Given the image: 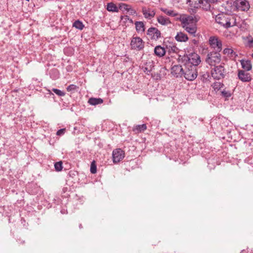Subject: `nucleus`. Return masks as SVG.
I'll use <instances>...</instances> for the list:
<instances>
[{"mask_svg":"<svg viewBox=\"0 0 253 253\" xmlns=\"http://www.w3.org/2000/svg\"><path fill=\"white\" fill-rule=\"evenodd\" d=\"M146 34L151 40L154 41H157L161 37L160 31L153 27H150L147 30Z\"/></svg>","mask_w":253,"mask_h":253,"instance_id":"8","label":"nucleus"},{"mask_svg":"<svg viewBox=\"0 0 253 253\" xmlns=\"http://www.w3.org/2000/svg\"><path fill=\"white\" fill-rule=\"evenodd\" d=\"M73 26L76 28L82 30L84 28V25L80 20H76L73 23Z\"/></svg>","mask_w":253,"mask_h":253,"instance_id":"30","label":"nucleus"},{"mask_svg":"<svg viewBox=\"0 0 253 253\" xmlns=\"http://www.w3.org/2000/svg\"><path fill=\"white\" fill-rule=\"evenodd\" d=\"M221 86V84L220 83H215L214 84L213 87L215 89H219L220 88Z\"/></svg>","mask_w":253,"mask_h":253,"instance_id":"39","label":"nucleus"},{"mask_svg":"<svg viewBox=\"0 0 253 253\" xmlns=\"http://www.w3.org/2000/svg\"><path fill=\"white\" fill-rule=\"evenodd\" d=\"M209 44L214 51L220 52L222 50V42L217 36H211L209 39Z\"/></svg>","mask_w":253,"mask_h":253,"instance_id":"6","label":"nucleus"},{"mask_svg":"<svg viewBox=\"0 0 253 253\" xmlns=\"http://www.w3.org/2000/svg\"><path fill=\"white\" fill-rule=\"evenodd\" d=\"M118 8L123 12H130L131 14L135 12V11L131 8L130 5L124 3H119Z\"/></svg>","mask_w":253,"mask_h":253,"instance_id":"16","label":"nucleus"},{"mask_svg":"<svg viewBox=\"0 0 253 253\" xmlns=\"http://www.w3.org/2000/svg\"><path fill=\"white\" fill-rule=\"evenodd\" d=\"M142 13L145 19L151 20L154 17L156 14V11L154 9L144 6L142 8Z\"/></svg>","mask_w":253,"mask_h":253,"instance_id":"10","label":"nucleus"},{"mask_svg":"<svg viewBox=\"0 0 253 253\" xmlns=\"http://www.w3.org/2000/svg\"><path fill=\"white\" fill-rule=\"evenodd\" d=\"M52 91L59 96H64L65 95V93L64 91L57 88H53Z\"/></svg>","mask_w":253,"mask_h":253,"instance_id":"31","label":"nucleus"},{"mask_svg":"<svg viewBox=\"0 0 253 253\" xmlns=\"http://www.w3.org/2000/svg\"><path fill=\"white\" fill-rule=\"evenodd\" d=\"M48 91L49 92V93L51 95H53L52 93H51V91L50 90H48Z\"/></svg>","mask_w":253,"mask_h":253,"instance_id":"43","label":"nucleus"},{"mask_svg":"<svg viewBox=\"0 0 253 253\" xmlns=\"http://www.w3.org/2000/svg\"><path fill=\"white\" fill-rule=\"evenodd\" d=\"M184 14H179L177 13V15H176V16H175L176 17V19L177 20H179L181 22V23L182 22V18L184 17Z\"/></svg>","mask_w":253,"mask_h":253,"instance_id":"36","label":"nucleus"},{"mask_svg":"<svg viewBox=\"0 0 253 253\" xmlns=\"http://www.w3.org/2000/svg\"><path fill=\"white\" fill-rule=\"evenodd\" d=\"M144 42L140 37H133L130 42V46L133 49L140 50L144 48Z\"/></svg>","mask_w":253,"mask_h":253,"instance_id":"7","label":"nucleus"},{"mask_svg":"<svg viewBox=\"0 0 253 253\" xmlns=\"http://www.w3.org/2000/svg\"><path fill=\"white\" fill-rule=\"evenodd\" d=\"M154 63L152 61L147 62L142 67L143 71L148 75L154 69Z\"/></svg>","mask_w":253,"mask_h":253,"instance_id":"17","label":"nucleus"},{"mask_svg":"<svg viewBox=\"0 0 253 253\" xmlns=\"http://www.w3.org/2000/svg\"><path fill=\"white\" fill-rule=\"evenodd\" d=\"M90 170L91 173L94 174L96 172V166L95 164V162L93 161L90 165Z\"/></svg>","mask_w":253,"mask_h":253,"instance_id":"34","label":"nucleus"},{"mask_svg":"<svg viewBox=\"0 0 253 253\" xmlns=\"http://www.w3.org/2000/svg\"><path fill=\"white\" fill-rule=\"evenodd\" d=\"M234 5L237 9L241 11H247L250 8V4L246 0H236L234 2Z\"/></svg>","mask_w":253,"mask_h":253,"instance_id":"11","label":"nucleus"},{"mask_svg":"<svg viewBox=\"0 0 253 253\" xmlns=\"http://www.w3.org/2000/svg\"><path fill=\"white\" fill-rule=\"evenodd\" d=\"M221 60V55L220 52L211 51L208 53L206 59V62L211 66H215Z\"/></svg>","mask_w":253,"mask_h":253,"instance_id":"4","label":"nucleus"},{"mask_svg":"<svg viewBox=\"0 0 253 253\" xmlns=\"http://www.w3.org/2000/svg\"><path fill=\"white\" fill-rule=\"evenodd\" d=\"M128 21H129L130 23H133V21L131 19L129 18V20H128Z\"/></svg>","mask_w":253,"mask_h":253,"instance_id":"42","label":"nucleus"},{"mask_svg":"<svg viewBox=\"0 0 253 253\" xmlns=\"http://www.w3.org/2000/svg\"><path fill=\"white\" fill-rule=\"evenodd\" d=\"M248 39V43L249 47H253V38L251 36H250Z\"/></svg>","mask_w":253,"mask_h":253,"instance_id":"35","label":"nucleus"},{"mask_svg":"<svg viewBox=\"0 0 253 253\" xmlns=\"http://www.w3.org/2000/svg\"><path fill=\"white\" fill-rule=\"evenodd\" d=\"M252 57L253 58V53L252 54Z\"/></svg>","mask_w":253,"mask_h":253,"instance_id":"45","label":"nucleus"},{"mask_svg":"<svg viewBox=\"0 0 253 253\" xmlns=\"http://www.w3.org/2000/svg\"><path fill=\"white\" fill-rule=\"evenodd\" d=\"M245 251L244 250H242L240 253H244V252H245Z\"/></svg>","mask_w":253,"mask_h":253,"instance_id":"44","label":"nucleus"},{"mask_svg":"<svg viewBox=\"0 0 253 253\" xmlns=\"http://www.w3.org/2000/svg\"><path fill=\"white\" fill-rule=\"evenodd\" d=\"M112 157L113 162L117 163L124 159L125 157V153L121 149H116L113 151Z\"/></svg>","mask_w":253,"mask_h":253,"instance_id":"9","label":"nucleus"},{"mask_svg":"<svg viewBox=\"0 0 253 253\" xmlns=\"http://www.w3.org/2000/svg\"><path fill=\"white\" fill-rule=\"evenodd\" d=\"M121 19L123 20V19H124L125 21H128V20H129V16H127V15H125V16H122V18Z\"/></svg>","mask_w":253,"mask_h":253,"instance_id":"40","label":"nucleus"},{"mask_svg":"<svg viewBox=\"0 0 253 253\" xmlns=\"http://www.w3.org/2000/svg\"><path fill=\"white\" fill-rule=\"evenodd\" d=\"M192 42H193V43H194V44H197V43H198L197 41V40H195V39H194V40H193L192 41Z\"/></svg>","mask_w":253,"mask_h":253,"instance_id":"41","label":"nucleus"},{"mask_svg":"<svg viewBox=\"0 0 253 253\" xmlns=\"http://www.w3.org/2000/svg\"><path fill=\"white\" fill-rule=\"evenodd\" d=\"M154 53L156 56L161 57L165 55L166 50L163 47L160 45H157L154 48Z\"/></svg>","mask_w":253,"mask_h":253,"instance_id":"20","label":"nucleus"},{"mask_svg":"<svg viewBox=\"0 0 253 253\" xmlns=\"http://www.w3.org/2000/svg\"><path fill=\"white\" fill-rule=\"evenodd\" d=\"M183 28L186 32L193 35L194 36H195V34L197 31V27L195 24H193L192 23L187 26L184 27Z\"/></svg>","mask_w":253,"mask_h":253,"instance_id":"21","label":"nucleus"},{"mask_svg":"<svg viewBox=\"0 0 253 253\" xmlns=\"http://www.w3.org/2000/svg\"><path fill=\"white\" fill-rule=\"evenodd\" d=\"M80 228H81V227H82V225H80Z\"/></svg>","mask_w":253,"mask_h":253,"instance_id":"46","label":"nucleus"},{"mask_svg":"<svg viewBox=\"0 0 253 253\" xmlns=\"http://www.w3.org/2000/svg\"><path fill=\"white\" fill-rule=\"evenodd\" d=\"M54 167L56 170L59 171H61L63 168L62 162H58L55 163L54 164Z\"/></svg>","mask_w":253,"mask_h":253,"instance_id":"33","label":"nucleus"},{"mask_svg":"<svg viewBox=\"0 0 253 253\" xmlns=\"http://www.w3.org/2000/svg\"><path fill=\"white\" fill-rule=\"evenodd\" d=\"M187 3L191 7L198 8L199 7L203 9L202 0H187Z\"/></svg>","mask_w":253,"mask_h":253,"instance_id":"18","label":"nucleus"},{"mask_svg":"<svg viewBox=\"0 0 253 253\" xmlns=\"http://www.w3.org/2000/svg\"><path fill=\"white\" fill-rule=\"evenodd\" d=\"M135 30L138 34H143L145 30V24L143 21H136L134 23Z\"/></svg>","mask_w":253,"mask_h":253,"instance_id":"13","label":"nucleus"},{"mask_svg":"<svg viewBox=\"0 0 253 253\" xmlns=\"http://www.w3.org/2000/svg\"><path fill=\"white\" fill-rule=\"evenodd\" d=\"M215 22L225 28H228L235 25L236 19L234 15L221 13L215 17Z\"/></svg>","mask_w":253,"mask_h":253,"instance_id":"1","label":"nucleus"},{"mask_svg":"<svg viewBox=\"0 0 253 253\" xmlns=\"http://www.w3.org/2000/svg\"><path fill=\"white\" fill-rule=\"evenodd\" d=\"M175 39L177 41L180 42H185L188 40L187 35L182 32L177 33Z\"/></svg>","mask_w":253,"mask_h":253,"instance_id":"22","label":"nucleus"},{"mask_svg":"<svg viewBox=\"0 0 253 253\" xmlns=\"http://www.w3.org/2000/svg\"><path fill=\"white\" fill-rule=\"evenodd\" d=\"M147 129L146 124L138 125L134 126L133 131L136 133H139L145 131Z\"/></svg>","mask_w":253,"mask_h":253,"instance_id":"26","label":"nucleus"},{"mask_svg":"<svg viewBox=\"0 0 253 253\" xmlns=\"http://www.w3.org/2000/svg\"><path fill=\"white\" fill-rule=\"evenodd\" d=\"M107 10L111 12H118V7L112 2L108 3L107 5Z\"/></svg>","mask_w":253,"mask_h":253,"instance_id":"28","label":"nucleus"},{"mask_svg":"<svg viewBox=\"0 0 253 253\" xmlns=\"http://www.w3.org/2000/svg\"><path fill=\"white\" fill-rule=\"evenodd\" d=\"M157 21L162 25H167L170 23L169 18L161 15L157 17Z\"/></svg>","mask_w":253,"mask_h":253,"instance_id":"23","label":"nucleus"},{"mask_svg":"<svg viewBox=\"0 0 253 253\" xmlns=\"http://www.w3.org/2000/svg\"><path fill=\"white\" fill-rule=\"evenodd\" d=\"M161 11H162L165 14H166L167 15H168L169 16L174 17V16H176V15H177V13L172 10H169L167 8H161Z\"/></svg>","mask_w":253,"mask_h":253,"instance_id":"29","label":"nucleus"},{"mask_svg":"<svg viewBox=\"0 0 253 253\" xmlns=\"http://www.w3.org/2000/svg\"><path fill=\"white\" fill-rule=\"evenodd\" d=\"M222 94L226 97H229L231 96V93L229 91H226L225 90L222 91Z\"/></svg>","mask_w":253,"mask_h":253,"instance_id":"38","label":"nucleus"},{"mask_svg":"<svg viewBox=\"0 0 253 253\" xmlns=\"http://www.w3.org/2000/svg\"><path fill=\"white\" fill-rule=\"evenodd\" d=\"M78 86L75 84H72L69 85L67 87V90L69 92H74L78 88Z\"/></svg>","mask_w":253,"mask_h":253,"instance_id":"32","label":"nucleus"},{"mask_svg":"<svg viewBox=\"0 0 253 253\" xmlns=\"http://www.w3.org/2000/svg\"><path fill=\"white\" fill-rule=\"evenodd\" d=\"M184 72V68L180 65H175L171 67V74L177 78L183 75Z\"/></svg>","mask_w":253,"mask_h":253,"instance_id":"12","label":"nucleus"},{"mask_svg":"<svg viewBox=\"0 0 253 253\" xmlns=\"http://www.w3.org/2000/svg\"><path fill=\"white\" fill-rule=\"evenodd\" d=\"M65 130V128L60 129L57 131L56 134L59 136L62 135L64 134Z\"/></svg>","mask_w":253,"mask_h":253,"instance_id":"37","label":"nucleus"},{"mask_svg":"<svg viewBox=\"0 0 253 253\" xmlns=\"http://www.w3.org/2000/svg\"><path fill=\"white\" fill-rule=\"evenodd\" d=\"M103 102V99L98 98H90L88 101V103L91 105H96L102 104Z\"/></svg>","mask_w":253,"mask_h":253,"instance_id":"27","label":"nucleus"},{"mask_svg":"<svg viewBox=\"0 0 253 253\" xmlns=\"http://www.w3.org/2000/svg\"><path fill=\"white\" fill-rule=\"evenodd\" d=\"M194 18L192 16L185 14L184 17L182 19L181 24L182 27L184 28L193 23Z\"/></svg>","mask_w":253,"mask_h":253,"instance_id":"15","label":"nucleus"},{"mask_svg":"<svg viewBox=\"0 0 253 253\" xmlns=\"http://www.w3.org/2000/svg\"><path fill=\"white\" fill-rule=\"evenodd\" d=\"M184 78L188 81H194L198 76V71L197 67L194 66H190L184 65Z\"/></svg>","mask_w":253,"mask_h":253,"instance_id":"3","label":"nucleus"},{"mask_svg":"<svg viewBox=\"0 0 253 253\" xmlns=\"http://www.w3.org/2000/svg\"><path fill=\"white\" fill-rule=\"evenodd\" d=\"M203 9L205 10H210L211 4L218 1V0H202Z\"/></svg>","mask_w":253,"mask_h":253,"instance_id":"19","label":"nucleus"},{"mask_svg":"<svg viewBox=\"0 0 253 253\" xmlns=\"http://www.w3.org/2000/svg\"><path fill=\"white\" fill-rule=\"evenodd\" d=\"M182 59L185 61L184 65H188L191 66L193 65L195 67H197L201 62L200 56L196 53H192L188 55L184 56Z\"/></svg>","mask_w":253,"mask_h":253,"instance_id":"2","label":"nucleus"},{"mask_svg":"<svg viewBox=\"0 0 253 253\" xmlns=\"http://www.w3.org/2000/svg\"><path fill=\"white\" fill-rule=\"evenodd\" d=\"M238 77L240 80L244 82H249L252 79L249 73H247L242 70L239 72Z\"/></svg>","mask_w":253,"mask_h":253,"instance_id":"14","label":"nucleus"},{"mask_svg":"<svg viewBox=\"0 0 253 253\" xmlns=\"http://www.w3.org/2000/svg\"><path fill=\"white\" fill-rule=\"evenodd\" d=\"M223 53L229 57H236L237 56L236 52L232 49L229 48H225L223 51Z\"/></svg>","mask_w":253,"mask_h":253,"instance_id":"25","label":"nucleus"},{"mask_svg":"<svg viewBox=\"0 0 253 253\" xmlns=\"http://www.w3.org/2000/svg\"><path fill=\"white\" fill-rule=\"evenodd\" d=\"M223 65L224 63L215 66L211 70V76L214 79L219 80L224 78L226 74V71Z\"/></svg>","mask_w":253,"mask_h":253,"instance_id":"5","label":"nucleus"},{"mask_svg":"<svg viewBox=\"0 0 253 253\" xmlns=\"http://www.w3.org/2000/svg\"><path fill=\"white\" fill-rule=\"evenodd\" d=\"M241 63L242 68L247 70V71H250L252 69V64L250 60H242L241 61Z\"/></svg>","mask_w":253,"mask_h":253,"instance_id":"24","label":"nucleus"}]
</instances>
